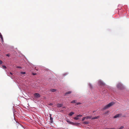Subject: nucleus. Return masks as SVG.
Wrapping results in <instances>:
<instances>
[{
    "instance_id": "f257e3e1",
    "label": "nucleus",
    "mask_w": 129,
    "mask_h": 129,
    "mask_svg": "<svg viewBox=\"0 0 129 129\" xmlns=\"http://www.w3.org/2000/svg\"><path fill=\"white\" fill-rule=\"evenodd\" d=\"M114 104V103L113 102L109 103L108 104L106 105L102 109V110H104L106 109L110 108L111 106H112Z\"/></svg>"
},
{
    "instance_id": "f03ea898",
    "label": "nucleus",
    "mask_w": 129,
    "mask_h": 129,
    "mask_svg": "<svg viewBox=\"0 0 129 129\" xmlns=\"http://www.w3.org/2000/svg\"><path fill=\"white\" fill-rule=\"evenodd\" d=\"M117 87L118 88L120 89H122L124 88V86L120 83H119L117 84Z\"/></svg>"
},
{
    "instance_id": "7ed1b4c3",
    "label": "nucleus",
    "mask_w": 129,
    "mask_h": 129,
    "mask_svg": "<svg viewBox=\"0 0 129 129\" xmlns=\"http://www.w3.org/2000/svg\"><path fill=\"white\" fill-rule=\"evenodd\" d=\"M82 115H77L74 118V119L75 120H78L79 119V117L82 116Z\"/></svg>"
},
{
    "instance_id": "20e7f679",
    "label": "nucleus",
    "mask_w": 129,
    "mask_h": 129,
    "mask_svg": "<svg viewBox=\"0 0 129 129\" xmlns=\"http://www.w3.org/2000/svg\"><path fill=\"white\" fill-rule=\"evenodd\" d=\"M98 84L101 85H104L105 84L101 80L99 81L98 82Z\"/></svg>"
},
{
    "instance_id": "39448f33",
    "label": "nucleus",
    "mask_w": 129,
    "mask_h": 129,
    "mask_svg": "<svg viewBox=\"0 0 129 129\" xmlns=\"http://www.w3.org/2000/svg\"><path fill=\"white\" fill-rule=\"evenodd\" d=\"M34 96L35 97L37 98H39L40 97V94L38 93H35L34 94Z\"/></svg>"
},
{
    "instance_id": "423d86ee",
    "label": "nucleus",
    "mask_w": 129,
    "mask_h": 129,
    "mask_svg": "<svg viewBox=\"0 0 129 129\" xmlns=\"http://www.w3.org/2000/svg\"><path fill=\"white\" fill-rule=\"evenodd\" d=\"M121 114H118L114 116V118H116L118 117H120L121 116Z\"/></svg>"
},
{
    "instance_id": "0eeeda50",
    "label": "nucleus",
    "mask_w": 129,
    "mask_h": 129,
    "mask_svg": "<svg viewBox=\"0 0 129 129\" xmlns=\"http://www.w3.org/2000/svg\"><path fill=\"white\" fill-rule=\"evenodd\" d=\"M63 104H58L57 105V106L59 108L61 107L62 106Z\"/></svg>"
},
{
    "instance_id": "6e6552de",
    "label": "nucleus",
    "mask_w": 129,
    "mask_h": 129,
    "mask_svg": "<svg viewBox=\"0 0 129 129\" xmlns=\"http://www.w3.org/2000/svg\"><path fill=\"white\" fill-rule=\"evenodd\" d=\"M99 118V116H98L96 117H93V118H92V119H98Z\"/></svg>"
},
{
    "instance_id": "1a4fd4ad",
    "label": "nucleus",
    "mask_w": 129,
    "mask_h": 129,
    "mask_svg": "<svg viewBox=\"0 0 129 129\" xmlns=\"http://www.w3.org/2000/svg\"><path fill=\"white\" fill-rule=\"evenodd\" d=\"M74 114V113L73 112H71L69 113V115L70 116H71Z\"/></svg>"
},
{
    "instance_id": "9d476101",
    "label": "nucleus",
    "mask_w": 129,
    "mask_h": 129,
    "mask_svg": "<svg viewBox=\"0 0 129 129\" xmlns=\"http://www.w3.org/2000/svg\"><path fill=\"white\" fill-rule=\"evenodd\" d=\"M92 116H87L85 117L86 119H90L92 118Z\"/></svg>"
},
{
    "instance_id": "9b49d317",
    "label": "nucleus",
    "mask_w": 129,
    "mask_h": 129,
    "mask_svg": "<svg viewBox=\"0 0 129 129\" xmlns=\"http://www.w3.org/2000/svg\"><path fill=\"white\" fill-rule=\"evenodd\" d=\"M89 122L88 121H85L83 122V124H88L89 123Z\"/></svg>"
},
{
    "instance_id": "f8f14e48",
    "label": "nucleus",
    "mask_w": 129,
    "mask_h": 129,
    "mask_svg": "<svg viewBox=\"0 0 129 129\" xmlns=\"http://www.w3.org/2000/svg\"><path fill=\"white\" fill-rule=\"evenodd\" d=\"M0 38H1L2 41H3V38L1 34H0Z\"/></svg>"
},
{
    "instance_id": "ddd939ff",
    "label": "nucleus",
    "mask_w": 129,
    "mask_h": 129,
    "mask_svg": "<svg viewBox=\"0 0 129 129\" xmlns=\"http://www.w3.org/2000/svg\"><path fill=\"white\" fill-rule=\"evenodd\" d=\"M50 90L52 92H54L55 91H56V90L55 89H51Z\"/></svg>"
},
{
    "instance_id": "4468645a",
    "label": "nucleus",
    "mask_w": 129,
    "mask_h": 129,
    "mask_svg": "<svg viewBox=\"0 0 129 129\" xmlns=\"http://www.w3.org/2000/svg\"><path fill=\"white\" fill-rule=\"evenodd\" d=\"M77 102L76 100H74L71 102V103H76Z\"/></svg>"
},
{
    "instance_id": "2eb2a0df",
    "label": "nucleus",
    "mask_w": 129,
    "mask_h": 129,
    "mask_svg": "<svg viewBox=\"0 0 129 129\" xmlns=\"http://www.w3.org/2000/svg\"><path fill=\"white\" fill-rule=\"evenodd\" d=\"M71 93V92L70 91H69L67 92L65 94V95H66L70 93Z\"/></svg>"
},
{
    "instance_id": "dca6fc26",
    "label": "nucleus",
    "mask_w": 129,
    "mask_h": 129,
    "mask_svg": "<svg viewBox=\"0 0 129 129\" xmlns=\"http://www.w3.org/2000/svg\"><path fill=\"white\" fill-rule=\"evenodd\" d=\"M50 120H51V122L52 123L53 121V118L51 116L50 117Z\"/></svg>"
},
{
    "instance_id": "f3484780",
    "label": "nucleus",
    "mask_w": 129,
    "mask_h": 129,
    "mask_svg": "<svg viewBox=\"0 0 129 129\" xmlns=\"http://www.w3.org/2000/svg\"><path fill=\"white\" fill-rule=\"evenodd\" d=\"M124 127L123 126H122L120 128H118L117 129H122Z\"/></svg>"
},
{
    "instance_id": "a211bd4d",
    "label": "nucleus",
    "mask_w": 129,
    "mask_h": 129,
    "mask_svg": "<svg viewBox=\"0 0 129 129\" xmlns=\"http://www.w3.org/2000/svg\"><path fill=\"white\" fill-rule=\"evenodd\" d=\"M66 121H67L68 122V123H69L70 124L71 123V122H70V121L69 120H68V119H67L66 120Z\"/></svg>"
},
{
    "instance_id": "6ab92c4d",
    "label": "nucleus",
    "mask_w": 129,
    "mask_h": 129,
    "mask_svg": "<svg viewBox=\"0 0 129 129\" xmlns=\"http://www.w3.org/2000/svg\"><path fill=\"white\" fill-rule=\"evenodd\" d=\"M10 74L12 75V73L11 72H10L9 73H8V75L9 76H10Z\"/></svg>"
},
{
    "instance_id": "aec40b11",
    "label": "nucleus",
    "mask_w": 129,
    "mask_h": 129,
    "mask_svg": "<svg viewBox=\"0 0 129 129\" xmlns=\"http://www.w3.org/2000/svg\"><path fill=\"white\" fill-rule=\"evenodd\" d=\"M81 104V103H80V102H79V103H77L76 104L77 105H79L80 104Z\"/></svg>"
},
{
    "instance_id": "412c9836",
    "label": "nucleus",
    "mask_w": 129,
    "mask_h": 129,
    "mask_svg": "<svg viewBox=\"0 0 129 129\" xmlns=\"http://www.w3.org/2000/svg\"><path fill=\"white\" fill-rule=\"evenodd\" d=\"M86 118H85V117H83V118H82V121H83Z\"/></svg>"
},
{
    "instance_id": "4be33fe9",
    "label": "nucleus",
    "mask_w": 129,
    "mask_h": 129,
    "mask_svg": "<svg viewBox=\"0 0 129 129\" xmlns=\"http://www.w3.org/2000/svg\"><path fill=\"white\" fill-rule=\"evenodd\" d=\"M3 67L4 68L6 69L7 68L5 66H3Z\"/></svg>"
},
{
    "instance_id": "5701e85b",
    "label": "nucleus",
    "mask_w": 129,
    "mask_h": 129,
    "mask_svg": "<svg viewBox=\"0 0 129 129\" xmlns=\"http://www.w3.org/2000/svg\"><path fill=\"white\" fill-rule=\"evenodd\" d=\"M21 74H25V72H21Z\"/></svg>"
},
{
    "instance_id": "b1692460",
    "label": "nucleus",
    "mask_w": 129,
    "mask_h": 129,
    "mask_svg": "<svg viewBox=\"0 0 129 129\" xmlns=\"http://www.w3.org/2000/svg\"><path fill=\"white\" fill-rule=\"evenodd\" d=\"M105 129H115V128H106Z\"/></svg>"
},
{
    "instance_id": "393cba45",
    "label": "nucleus",
    "mask_w": 129,
    "mask_h": 129,
    "mask_svg": "<svg viewBox=\"0 0 129 129\" xmlns=\"http://www.w3.org/2000/svg\"><path fill=\"white\" fill-rule=\"evenodd\" d=\"M6 56H10V55L9 54H8L6 55Z\"/></svg>"
},
{
    "instance_id": "a878e982",
    "label": "nucleus",
    "mask_w": 129,
    "mask_h": 129,
    "mask_svg": "<svg viewBox=\"0 0 129 129\" xmlns=\"http://www.w3.org/2000/svg\"><path fill=\"white\" fill-rule=\"evenodd\" d=\"M2 60H0V64H1L2 63Z\"/></svg>"
},
{
    "instance_id": "bb28decb",
    "label": "nucleus",
    "mask_w": 129,
    "mask_h": 129,
    "mask_svg": "<svg viewBox=\"0 0 129 129\" xmlns=\"http://www.w3.org/2000/svg\"><path fill=\"white\" fill-rule=\"evenodd\" d=\"M109 112V111H106V112H105V114H107V113H108V112Z\"/></svg>"
},
{
    "instance_id": "cd10ccee",
    "label": "nucleus",
    "mask_w": 129,
    "mask_h": 129,
    "mask_svg": "<svg viewBox=\"0 0 129 129\" xmlns=\"http://www.w3.org/2000/svg\"><path fill=\"white\" fill-rule=\"evenodd\" d=\"M35 69H36L37 71H38V69L36 67H35Z\"/></svg>"
},
{
    "instance_id": "c85d7f7f",
    "label": "nucleus",
    "mask_w": 129,
    "mask_h": 129,
    "mask_svg": "<svg viewBox=\"0 0 129 129\" xmlns=\"http://www.w3.org/2000/svg\"><path fill=\"white\" fill-rule=\"evenodd\" d=\"M53 105V104H52V103H50V104H49V105Z\"/></svg>"
},
{
    "instance_id": "c756f323",
    "label": "nucleus",
    "mask_w": 129,
    "mask_h": 129,
    "mask_svg": "<svg viewBox=\"0 0 129 129\" xmlns=\"http://www.w3.org/2000/svg\"><path fill=\"white\" fill-rule=\"evenodd\" d=\"M36 74H34H34H33V75H35Z\"/></svg>"
},
{
    "instance_id": "7c9ffc66",
    "label": "nucleus",
    "mask_w": 129,
    "mask_h": 129,
    "mask_svg": "<svg viewBox=\"0 0 129 129\" xmlns=\"http://www.w3.org/2000/svg\"><path fill=\"white\" fill-rule=\"evenodd\" d=\"M17 68H21L20 67H18Z\"/></svg>"
},
{
    "instance_id": "2f4dec72",
    "label": "nucleus",
    "mask_w": 129,
    "mask_h": 129,
    "mask_svg": "<svg viewBox=\"0 0 129 129\" xmlns=\"http://www.w3.org/2000/svg\"><path fill=\"white\" fill-rule=\"evenodd\" d=\"M51 114H50V116H51Z\"/></svg>"
},
{
    "instance_id": "473e14b6",
    "label": "nucleus",
    "mask_w": 129,
    "mask_h": 129,
    "mask_svg": "<svg viewBox=\"0 0 129 129\" xmlns=\"http://www.w3.org/2000/svg\"><path fill=\"white\" fill-rule=\"evenodd\" d=\"M94 112H95V111H93V113H94Z\"/></svg>"
},
{
    "instance_id": "72a5a7b5",
    "label": "nucleus",
    "mask_w": 129,
    "mask_h": 129,
    "mask_svg": "<svg viewBox=\"0 0 129 129\" xmlns=\"http://www.w3.org/2000/svg\"><path fill=\"white\" fill-rule=\"evenodd\" d=\"M1 34V33L0 32V34Z\"/></svg>"
}]
</instances>
